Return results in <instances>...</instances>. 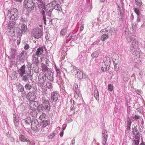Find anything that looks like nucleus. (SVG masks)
<instances>
[{
  "mask_svg": "<svg viewBox=\"0 0 145 145\" xmlns=\"http://www.w3.org/2000/svg\"><path fill=\"white\" fill-rule=\"evenodd\" d=\"M54 9L57 10L58 11H60L61 10L60 5L56 3V0H54L51 3L47 4L46 6L45 10H46L48 13V15L50 16V12Z\"/></svg>",
  "mask_w": 145,
  "mask_h": 145,
  "instance_id": "7ed1b4c3",
  "label": "nucleus"
},
{
  "mask_svg": "<svg viewBox=\"0 0 145 145\" xmlns=\"http://www.w3.org/2000/svg\"><path fill=\"white\" fill-rule=\"evenodd\" d=\"M133 120H131V118L130 117H128L127 119V129H129L130 128V126L131 125Z\"/></svg>",
  "mask_w": 145,
  "mask_h": 145,
  "instance_id": "b1692460",
  "label": "nucleus"
},
{
  "mask_svg": "<svg viewBox=\"0 0 145 145\" xmlns=\"http://www.w3.org/2000/svg\"><path fill=\"white\" fill-rule=\"evenodd\" d=\"M98 52L95 51L91 54V56L93 58L97 57L98 56Z\"/></svg>",
  "mask_w": 145,
  "mask_h": 145,
  "instance_id": "8fccbe9b",
  "label": "nucleus"
},
{
  "mask_svg": "<svg viewBox=\"0 0 145 145\" xmlns=\"http://www.w3.org/2000/svg\"><path fill=\"white\" fill-rule=\"evenodd\" d=\"M31 69L35 73H37L39 72L38 64L32 63L31 66Z\"/></svg>",
  "mask_w": 145,
  "mask_h": 145,
  "instance_id": "f3484780",
  "label": "nucleus"
},
{
  "mask_svg": "<svg viewBox=\"0 0 145 145\" xmlns=\"http://www.w3.org/2000/svg\"><path fill=\"white\" fill-rule=\"evenodd\" d=\"M32 61L33 62L32 63L38 64L39 63V60L38 56L34 54L32 56Z\"/></svg>",
  "mask_w": 145,
  "mask_h": 145,
  "instance_id": "4be33fe9",
  "label": "nucleus"
},
{
  "mask_svg": "<svg viewBox=\"0 0 145 145\" xmlns=\"http://www.w3.org/2000/svg\"><path fill=\"white\" fill-rule=\"evenodd\" d=\"M20 77L22 78V80L25 82L28 80V75L27 74L24 75Z\"/></svg>",
  "mask_w": 145,
  "mask_h": 145,
  "instance_id": "58836bf2",
  "label": "nucleus"
},
{
  "mask_svg": "<svg viewBox=\"0 0 145 145\" xmlns=\"http://www.w3.org/2000/svg\"><path fill=\"white\" fill-rule=\"evenodd\" d=\"M25 7L29 10H32L34 7V3L32 0H24V2Z\"/></svg>",
  "mask_w": 145,
  "mask_h": 145,
  "instance_id": "423d86ee",
  "label": "nucleus"
},
{
  "mask_svg": "<svg viewBox=\"0 0 145 145\" xmlns=\"http://www.w3.org/2000/svg\"><path fill=\"white\" fill-rule=\"evenodd\" d=\"M42 105H39L38 107L39 110H45L48 111L50 109V104L48 100V98L46 95H43L42 98Z\"/></svg>",
  "mask_w": 145,
  "mask_h": 145,
  "instance_id": "f03ea898",
  "label": "nucleus"
},
{
  "mask_svg": "<svg viewBox=\"0 0 145 145\" xmlns=\"http://www.w3.org/2000/svg\"><path fill=\"white\" fill-rule=\"evenodd\" d=\"M53 74L52 73L50 74V76L48 77V78L51 81H53Z\"/></svg>",
  "mask_w": 145,
  "mask_h": 145,
  "instance_id": "13d9d810",
  "label": "nucleus"
},
{
  "mask_svg": "<svg viewBox=\"0 0 145 145\" xmlns=\"http://www.w3.org/2000/svg\"><path fill=\"white\" fill-rule=\"evenodd\" d=\"M73 67V69L71 71L72 73H73L74 72L76 73V72L77 73V72L79 71V70L77 69V68L75 66H72Z\"/></svg>",
  "mask_w": 145,
  "mask_h": 145,
  "instance_id": "c03bdc74",
  "label": "nucleus"
},
{
  "mask_svg": "<svg viewBox=\"0 0 145 145\" xmlns=\"http://www.w3.org/2000/svg\"><path fill=\"white\" fill-rule=\"evenodd\" d=\"M44 52V48L42 46L38 48L34 54L37 56L42 55Z\"/></svg>",
  "mask_w": 145,
  "mask_h": 145,
  "instance_id": "aec40b11",
  "label": "nucleus"
},
{
  "mask_svg": "<svg viewBox=\"0 0 145 145\" xmlns=\"http://www.w3.org/2000/svg\"><path fill=\"white\" fill-rule=\"evenodd\" d=\"M51 97L52 100L54 102H57L60 97L59 94L57 91H54L52 93Z\"/></svg>",
  "mask_w": 145,
  "mask_h": 145,
  "instance_id": "9d476101",
  "label": "nucleus"
},
{
  "mask_svg": "<svg viewBox=\"0 0 145 145\" xmlns=\"http://www.w3.org/2000/svg\"><path fill=\"white\" fill-rule=\"evenodd\" d=\"M29 112L30 113L31 115L33 117H37V113L36 109H29Z\"/></svg>",
  "mask_w": 145,
  "mask_h": 145,
  "instance_id": "412c9836",
  "label": "nucleus"
},
{
  "mask_svg": "<svg viewBox=\"0 0 145 145\" xmlns=\"http://www.w3.org/2000/svg\"><path fill=\"white\" fill-rule=\"evenodd\" d=\"M20 21L22 22H25L27 21V19L25 18H21Z\"/></svg>",
  "mask_w": 145,
  "mask_h": 145,
  "instance_id": "69168bd1",
  "label": "nucleus"
},
{
  "mask_svg": "<svg viewBox=\"0 0 145 145\" xmlns=\"http://www.w3.org/2000/svg\"><path fill=\"white\" fill-rule=\"evenodd\" d=\"M140 52H133V54L135 55L134 59V61L135 63H137L140 64L141 62L142 61L143 58L142 57H140L139 53Z\"/></svg>",
  "mask_w": 145,
  "mask_h": 145,
  "instance_id": "6e6552de",
  "label": "nucleus"
},
{
  "mask_svg": "<svg viewBox=\"0 0 145 145\" xmlns=\"http://www.w3.org/2000/svg\"><path fill=\"white\" fill-rule=\"evenodd\" d=\"M119 14V15H120V16H119V17H120V18L121 19L123 16V14L122 13L121 11H120V13Z\"/></svg>",
  "mask_w": 145,
  "mask_h": 145,
  "instance_id": "774afa93",
  "label": "nucleus"
},
{
  "mask_svg": "<svg viewBox=\"0 0 145 145\" xmlns=\"http://www.w3.org/2000/svg\"><path fill=\"white\" fill-rule=\"evenodd\" d=\"M133 132L134 135L139 134V132L136 127H134L133 130Z\"/></svg>",
  "mask_w": 145,
  "mask_h": 145,
  "instance_id": "a18cd8bd",
  "label": "nucleus"
},
{
  "mask_svg": "<svg viewBox=\"0 0 145 145\" xmlns=\"http://www.w3.org/2000/svg\"><path fill=\"white\" fill-rule=\"evenodd\" d=\"M46 115L45 114L43 113L40 116L39 119L42 120H44L46 117Z\"/></svg>",
  "mask_w": 145,
  "mask_h": 145,
  "instance_id": "09e8293b",
  "label": "nucleus"
},
{
  "mask_svg": "<svg viewBox=\"0 0 145 145\" xmlns=\"http://www.w3.org/2000/svg\"><path fill=\"white\" fill-rule=\"evenodd\" d=\"M108 88L110 91H112L113 90V86L111 84H110L108 85Z\"/></svg>",
  "mask_w": 145,
  "mask_h": 145,
  "instance_id": "680f3d73",
  "label": "nucleus"
},
{
  "mask_svg": "<svg viewBox=\"0 0 145 145\" xmlns=\"http://www.w3.org/2000/svg\"><path fill=\"white\" fill-rule=\"evenodd\" d=\"M77 76L79 79H81L85 78L86 75L83 73L82 71L79 70L77 72L76 74Z\"/></svg>",
  "mask_w": 145,
  "mask_h": 145,
  "instance_id": "6ab92c4d",
  "label": "nucleus"
},
{
  "mask_svg": "<svg viewBox=\"0 0 145 145\" xmlns=\"http://www.w3.org/2000/svg\"><path fill=\"white\" fill-rule=\"evenodd\" d=\"M136 4L139 7H140L142 4L141 0H135Z\"/></svg>",
  "mask_w": 145,
  "mask_h": 145,
  "instance_id": "37998d69",
  "label": "nucleus"
},
{
  "mask_svg": "<svg viewBox=\"0 0 145 145\" xmlns=\"http://www.w3.org/2000/svg\"><path fill=\"white\" fill-rule=\"evenodd\" d=\"M40 124L36 119H33L31 121V126L32 129L35 131L39 127Z\"/></svg>",
  "mask_w": 145,
  "mask_h": 145,
  "instance_id": "1a4fd4ad",
  "label": "nucleus"
},
{
  "mask_svg": "<svg viewBox=\"0 0 145 145\" xmlns=\"http://www.w3.org/2000/svg\"><path fill=\"white\" fill-rule=\"evenodd\" d=\"M55 134L54 133H52L51 134H50L49 136V137L50 138L52 139V138L54 137L55 136Z\"/></svg>",
  "mask_w": 145,
  "mask_h": 145,
  "instance_id": "0e129e2a",
  "label": "nucleus"
},
{
  "mask_svg": "<svg viewBox=\"0 0 145 145\" xmlns=\"http://www.w3.org/2000/svg\"><path fill=\"white\" fill-rule=\"evenodd\" d=\"M115 28L113 27H108L106 29V31L109 32L111 35L114 34L115 33Z\"/></svg>",
  "mask_w": 145,
  "mask_h": 145,
  "instance_id": "5701e85b",
  "label": "nucleus"
},
{
  "mask_svg": "<svg viewBox=\"0 0 145 145\" xmlns=\"http://www.w3.org/2000/svg\"><path fill=\"white\" fill-rule=\"evenodd\" d=\"M18 11L17 9L13 8L10 11L6 10L4 11L5 18H9L10 22H13L15 20H17Z\"/></svg>",
  "mask_w": 145,
  "mask_h": 145,
  "instance_id": "f257e3e1",
  "label": "nucleus"
},
{
  "mask_svg": "<svg viewBox=\"0 0 145 145\" xmlns=\"http://www.w3.org/2000/svg\"><path fill=\"white\" fill-rule=\"evenodd\" d=\"M38 8H40V11L41 12V11L43 10L45 12L44 10H45V3H43L42 1H39L38 3Z\"/></svg>",
  "mask_w": 145,
  "mask_h": 145,
  "instance_id": "a211bd4d",
  "label": "nucleus"
},
{
  "mask_svg": "<svg viewBox=\"0 0 145 145\" xmlns=\"http://www.w3.org/2000/svg\"><path fill=\"white\" fill-rule=\"evenodd\" d=\"M32 87V86L29 84H26L25 86V88L27 89H30Z\"/></svg>",
  "mask_w": 145,
  "mask_h": 145,
  "instance_id": "4d7b16f0",
  "label": "nucleus"
},
{
  "mask_svg": "<svg viewBox=\"0 0 145 145\" xmlns=\"http://www.w3.org/2000/svg\"><path fill=\"white\" fill-rule=\"evenodd\" d=\"M13 121L14 123L16 126H17L18 124L19 120L18 117H16V116H15L14 115Z\"/></svg>",
  "mask_w": 145,
  "mask_h": 145,
  "instance_id": "473e14b6",
  "label": "nucleus"
},
{
  "mask_svg": "<svg viewBox=\"0 0 145 145\" xmlns=\"http://www.w3.org/2000/svg\"><path fill=\"white\" fill-rule=\"evenodd\" d=\"M75 143V139L73 138V139L71 140V145H74Z\"/></svg>",
  "mask_w": 145,
  "mask_h": 145,
  "instance_id": "338daca9",
  "label": "nucleus"
},
{
  "mask_svg": "<svg viewBox=\"0 0 145 145\" xmlns=\"http://www.w3.org/2000/svg\"><path fill=\"white\" fill-rule=\"evenodd\" d=\"M143 16L142 14L137 16V18L136 22L137 23L141 22L142 19L143 18Z\"/></svg>",
  "mask_w": 145,
  "mask_h": 145,
  "instance_id": "e433bc0d",
  "label": "nucleus"
},
{
  "mask_svg": "<svg viewBox=\"0 0 145 145\" xmlns=\"http://www.w3.org/2000/svg\"><path fill=\"white\" fill-rule=\"evenodd\" d=\"M46 86L48 88L50 89L52 88V84L49 82H47L46 84Z\"/></svg>",
  "mask_w": 145,
  "mask_h": 145,
  "instance_id": "6e6d98bb",
  "label": "nucleus"
},
{
  "mask_svg": "<svg viewBox=\"0 0 145 145\" xmlns=\"http://www.w3.org/2000/svg\"><path fill=\"white\" fill-rule=\"evenodd\" d=\"M133 10L137 16L142 14L140 10L138 8L136 7H134L133 8Z\"/></svg>",
  "mask_w": 145,
  "mask_h": 145,
  "instance_id": "4c0bfd02",
  "label": "nucleus"
},
{
  "mask_svg": "<svg viewBox=\"0 0 145 145\" xmlns=\"http://www.w3.org/2000/svg\"><path fill=\"white\" fill-rule=\"evenodd\" d=\"M27 26L25 24H22L21 27V31L22 33H24L27 30Z\"/></svg>",
  "mask_w": 145,
  "mask_h": 145,
  "instance_id": "f704fd0d",
  "label": "nucleus"
},
{
  "mask_svg": "<svg viewBox=\"0 0 145 145\" xmlns=\"http://www.w3.org/2000/svg\"><path fill=\"white\" fill-rule=\"evenodd\" d=\"M108 38V35L107 34H103L101 36V40L104 41Z\"/></svg>",
  "mask_w": 145,
  "mask_h": 145,
  "instance_id": "ea45409f",
  "label": "nucleus"
},
{
  "mask_svg": "<svg viewBox=\"0 0 145 145\" xmlns=\"http://www.w3.org/2000/svg\"><path fill=\"white\" fill-rule=\"evenodd\" d=\"M133 145H138L139 143V141L134 139V140H133Z\"/></svg>",
  "mask_w": 145,
  "mask_h": 145,
  "instance_id": "5fc2aeb1",
  "label": "nucleus"
},
{
  "mask_svg": "<svg viewBox=\"0 0 145 145\" xmlns=\"http://www.w3.org/2000/svg\"><path fill=\"white\" fill-rule=\"evenodd\" d=\"M16 51L14 49H11V52H10V54L12 57H13V56L15 53Z\"/></svg>",
  "mask_w": 145,
  "mask_h": 145,
  "instance_id": "bf43d9fd",
  "label": "nucleus"
},
{
  "mask_svg": "<svg viewBox=\"0 0 145 145\" xmlns=\"http://www.w3.org/2000/svg\"><path fill=\"white\" fill-rule=\"evenodd\" d=\"M27 97L29 99V101H34L36 98V95L34 92H30L27 94Z\"/></svg>",
  "mask_w": 145,
  "mask_h": 145,
  "instance_id": "2eb2a0df",
  "label": "nucleus"
},
{
  "mask_svg": "<svg viewBox=\"0 0 145 145\" xmlns=\"http://www.w3.org/2000/svg\"><path fill=\"white\" fill-rule=\"evenodd\" d=\"M109 66H107V65L105 63H102L101 70L103 71H106L108 69Z\"/></svg>",
  "mask_w": 145,
  "mask_h": 145,
  "instance_id": "bb28decb",
  "label": "nucleus"
},
{
  "mask_svg": "<svg viewBox=\"0 0 145 145\" xmlns=\"http://www.w3.org/2000/svg\"><path fill=\"white\" fill-rule=\"evenodd\" d=\"M31 71L30 70L29 72H27V74L28 75V77H29L30 80H32V76L33 74L31 73Z\"/></svg>",
  "mask_w": 145,
  "mask_h": 145,
  "instance_id": "3c124183",
  "label": "nucleus"
},
{
  "mask_svg": "<svg viewBox=\"0 0 145 145\" xmlns=\"http://www.w3.org/2000/svg\"><path fill=\"white\" fill-rule=\"evenodd\" d=\"M18 90L19 91L22 92L24 90V86L21 84H19L17 86Z\"/></svg>",
  "mask_w": 145,
  "mask_h": 145,
  "instance_id": "72a5a7b5",
  "label": "nucleus"
},
{
  "mask_svg": "<svg viewBox=\"0 0 145 145\" xmlns=\"http://www.w3.org/2000/svg\"><path fill=\"white\" fill-rule=\"evenodd\" d=\"M73 89L74 91V92H76V91H80V90L78 89V85L76 84H75L74 85L73 87Z\"/></svg>",
  "mask_w": 145,
  "mask_h": 145,
  "instance_id": "79ce46f5",
  "label": "nucleus"
},
{
  "mask_svg": "<svg viewBox=\"0 0 145 145\" xmlns=\"http://www.w3.org/2000/svg\"><path fill=\"white\" fill-rule=\"evenodd\" d=\"M132 118L135 120L137 121V122H139V120L141 118L140 116H138L137 115H135L132 116Z\"/></svg>",
  "mask_w": 145,
  "mask_h": 145,
  "instance_id": "c9c22d12",
  "label": "nucleus"
},
{
  "mask_svg": "<svg viewBox=\"0 0 145 145\" xmlns=\"http://www.w3.org/2000/svg\"><path fill=\"white\" fill-rule=\"evenodd\" d=\"M32 35L35 38L39 39L42 36V31L39 27L35 28L33 30Z\"/></svg>",
  "mask_w": 145,
  "mask_h": 145,
  "instance_id": "39448f33",
  "label": "nucleus"
},
{
  "mask_svg": "<svg viewBox=\"0 0 145 145\" xmlns=\"http://www.w3.org/2000/svg\"><path fill=\"white\" fill-rule=\"evenodd\" d=\"M67 29L66 28H64L61 30L60 31V35L61 36L65 35L67 32Z\"/></svg>",
  "mask_w": 145,
  "mask_h": 145,
  "instance_id": "cd10ccee",
  "label": "nucleus"
},
{
  "mask_svg": "<svg viewBox=\"0 0 145 145\" xmlns=\"http://www.w3.org/2000/svg\"><path fill=\"white\" fill-rule=\"evenodd\" d=\"M15 30H16L18 38H19V39H20V38L22 36V34L23 33H22V32L21 31L20 29L19 28L16 27V28L15 29Z\"/></svg>",
  "mask_w": 145,
  "mask_h": 145,
  "instance_id": "393cba45",
  "label": "nucleus"
},
{
  "mask_svg": "<svg viewBox=\"0 0 145 145\" xmlns=\"http://www.w3.org/2000/svg\"><path fill=\"white\" fill-rule=\"evenodd\" d=\"M25 65H24L18 70V72L20 76H22L25 73Z\"/></svg>",
  "mask_w": 145,
  "mask_h": 145,
  "instance_id": "dca6fc26",
  "label": "nucleus"
},
{
  "mask_svg": "<svg viewBox=\"0 0 145 145\" xmlns=\"http://www.w3.org/2000/svg\"><path fill=\"white\" fill-rule=\"evenodd\" d=\"M127 40L128 42H131L130 47V49L131 51H134L133 52L135 53L140 52V50L138 48V42L136 39H134L132 36H131L128 38Z\"/></svg>",
  "mask_w": 145,
  "mask_h": 145,
  "instance_id": "20e7f679",
  "label": "nucleus"
},
{
  "mask_svg": "<svg viewBox=\"0 0 145 145\" xmlns=\"http://www.w3.org/2000/svg\"><path fill=\"white\" fill-rule=\"evenodd\" d=\"M46 79V76L45 74L40 73L38 76L39 85L41 86L45 82Z\"/></svg>",
  "mask_w": 145,
  "mask_h": 145,
  "instance_id": "0eeeda50",
  "label": "nucleus"
},
{
  "mask_svg": "<svg viewBox=\"0 0 145 145\" xmlns=\"http://www.w3.org/2000/svg\"><path fill=\"white\" fill-rule=\"evenodd\" d=\"M29 145H35V143L34 142H31V141L29 140L27 141Z\"/></svg>",
  "mask_w": 145,
  "mask_h": 145,
  "instance_id": "e2e57ef3",
  "label": "nucleus"
},
{
  "mask_svg": "<svg viewBox=\"0 0 145 145\" xmlns=\"http://www.w3.org/2000/svg\"><path fill=\"white\" fill-rule=\"evenodd\" d=\"M48 125V123L47 121H42L41 123V126L43 128H44L47 126Z\"/></svg>",
  "mask_w": 145,
  "mask_h": 145,
  "instance_id": "de8ad7c7",
  "label": "nucleus"
},
{
  "mask_svg": "<svg viewBox=\"0 0 145 145\" xmlns=\"http://www.w3.org/2000/svg\"><path fill=\"white\" fill-rule=\"evenodd\" d=\"M42 71H46L48 70V68L47 66L44 64H42Z\"/></svg>",
  "mask_w": 145,
  "mask_h": 145,
  "instance_id": "a19ab883",
  "label": "nucleus"
},
{
  "mask_svg": "<svg viewBox=\"0 0 145 145\" xmlns=\"http://www.w3.org/2000/svg\"><path fill=\"white\" fill-rule=\"evenodd\" d=\"M24 121L26 125H29L30 123L31 122V118L29 117L26 118L24 120Z\"/></svg>",
  "mask_w": 145,
  "mask_h": 145,
  "instance_id": "7c9ffc66",
  "label": "nucleus"
},
{
  "mask_svg": "<svg viewBox=\"0 0 145 145\" xmlns=\"http://www.w3.org/2000/svg\"><path fill=\"white\" fill-rule=\"evenodd\" d=\"M108 137V134L106 130H103L102 131V144L105 145L106 144Z\"/></svg>",
  "mask_w": 145,
  "mask_h": 145,
  "instance_id": "f8f14e48",
  "label": "nucleus"
},
{
  "mask_svg": "<svg viewBox=\"0 0 145 145\" xmlns=\"http://www.w3.org/2000/svg\"><path fill=\"white\" fill-rule=\"evenodd\" d=\"M19 139V140L22 142H27L28 140L27 138L22 135H20Z\"/></svg>",
  "mask_w": 145,
  "mask_h": 145,
  "instance_id": "a878e982",
  "label": "nucleus"
},
{
  "mask_svg": "<svg viewBox=\"0 0 145 145\" xmlns=\"http://www.w3.org/2000/svg\"><path fill=\"white\" fill-rule=\"evenodd\" d=\"M56 72L57 73V75L59 78L61 76V73L60 72V71L58 69H56Z\"/></svg>",
  "mask_w": 145,
  "mask_h": 145,
  "instance_id": "052dcab7",
  "label": "nucleus"
},
{
  "mask_svg": "<svg viewBox=\"0 0 145 145\" xmlns=\"http://www.w3.org/2000/svg\"><path fill=\"white\" fill-rule=\"evenodd\" d=\"M74 97L76 99H78L79 97L80 98L81 96V95L80 94V91H76V92H74Z\"/></svg>",
  "mask_w": 145,
  "mask_h": 145,
  "instance_id": "2f4dec72",
  "label": "nucleus"
},
{
  "mask_svg": "<svg viewBox=\"0 0 145 145\" xmlns=\"http://www.w3.org/2000/svg\"><path fill=\"white\" fill-rule=\"evenodd\" d=\"M134 138L136 140H138L139 141L140 139V134H138L137 135H134Z\"/></svg>",
  "mask_w": 145,
  "mask_h": 145,
  "instance_id": "603ef678",
  "label": "nucleus"
},
{
  "mask_svg": "<svg viewBox=\"0 0 145 145\" xmlns=\"http://www.w3.org/2000/svg\"><path fill=\"white\" fill-rule=\"evenodd\" d=\"M29 109H36L38 105V103L35 101H29Z\"/></svg>",
  "mask_w": 145,
  "mask_h": 145,
  "instance_id": "4468645a",
  "label": "nucleus"
},
{
  "mask_svg": "<svg viewBox=\"0 0 145 145\" xmlns=\"http://www.w3.org/2000/svg\"><path fill=\"white\" fill-rule=\"evenodd\" d=\"M16 27L12 26L10 27L8 26V29L7 30V34L8 36H13L15 35V29Z\"/></svg>",
  "mask_w": 145,
  "mask_h": 145,
  "instance_id": "9b49d317",
  "label": "nucleus"
},
{
  "mask_svg": "<svg viewBox=\"0 0 145 145\" xmlns=\"http://www.w3.org/2000/svg\"><path fill=\"white\" fill-rule=\"evenodd\" d=\"M94 97L97 101L99 100V95L98 89H97L95 90Z\"/></svg>",
  "mask_w": 145,
  "mask_h": 145,
  "instance_id": "c756f323",
  "label": "nucleus"
},
{
  "mask_svg": "<svg viewBox=\"0 0 145 145\" xmlns=\"http://www.w3.org/2000/svg\"><path fill=\"white\" fill-rule=\"evenodd\" d=\"M99 25L97 23L95 22H94L93 23L92 25V27L93 28H94L95 29L98 28L99 27Z\"/></svg>",
  "mask_w": 145,
  "mask_h": 145,
  "instance_id": "864d4df0",
  "label": "nucleus"
},
{
  "mask_svg": "<svg viewBox=\"0 0 145 145\" xmlns=\"http://www.w3.org/2000/svg\"><path fill=\"white\" fill-rule=\"evenodd\" d=\"M42 14L43 15V20H44V23L45 24H46V16L45 15V12L43 10L41 11Z\"/></svg>",
  "mask_w": 145,
  "mask_h": 145,
  "instance_id": "49530a36",
  "label": "nucleus"
},
{
  "mask_svg": "<svg viewBox=\"0 0 145 145\" xmlns=\"http://www.w3.org/2000/svg\"><path fill=\"white\" fill-rule=\"evenodd\" d=\"M26 54L27 53L25 51H22L17 56V59L20 61L24 60L25 59Z\"/></svg>",
  "mask_w": 145,
  "mask_h": 145,
  "instance_id": "ddd939ff",
  "label": "nucleus"
},
{
  "mask_svg": "<svg viewBox=\"0 0 145 145\" xmlns=\"http://www.w3.org/2000/svg\"><path fill=\"white\" fill-rule=\"evenodd\" d=\"M103 63H106L107 66H110V58L108 57H105L104 59Z\"/></svg>",
  "mask_w": 145,
  "mask_h": 145,
  "instance_id": "c85d7f7f",
  "label": "nucleus"
}]
</instances>
